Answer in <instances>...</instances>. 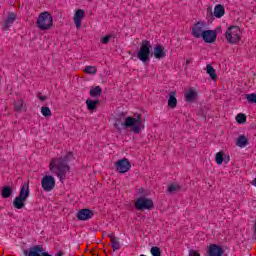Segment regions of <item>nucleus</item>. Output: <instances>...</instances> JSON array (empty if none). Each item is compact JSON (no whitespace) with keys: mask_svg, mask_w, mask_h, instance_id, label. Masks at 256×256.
Instances as JSON below:
<instances>
[{"mask_svg":"<svg viewBox=\"0 0 256 256\" xmlns=\"http://www.w3.org/2000/svg\"><path fill=\"white\" fill-rule=\"evenodd\" d=\"M134 117L128 116L125 118L124 113L119 114L114 123L118 133H121L122 129H131L135 135H139L141 127H143V118L139 114H135Z\"/></svg>","mask_w":256,"mask_h":256,"instance_id":"1","label":"nucleus"},{"mask_svg":"<svg viewBox=\"0 0 256 256\" xmlns=\"http://www.w3.org/2000/svg\"><path fill=\"white\" fill-rule=\"evenodd\" d=\"M73 152H68L64 157L52 158L50 162V171L55 173L61 183H65L67 173L71 171L69 161H73Z\"/></svg>","mask_w":256,"mask_h":256,"instance_id":"2","label":"nucleus"},{"mask_svg":"<svg viewBox=\"0 0 256 256\" xmlns=\"http://www.w3.org/2000/svg\"><path fill=\"white\" fill-rule=\"evenodd\" d=\"M36 25L40 31H49L53 27V16L47 11L40 13Z\"/></svg>","mask_w":256,"mask_h":256,"instance_id":"3","label":"nucleus"},{"mask_svg":"<svg viewBox=\"0 0 256 256\" xmlns=\"http://www.w3.org/2000/svg\"><path fill=\"white\" fill-rule=\"evenodd\" d=\"M152 49L153 46H151V42L149 40H143L138 50V59L142 61V63H149V57L153 55L151 52Z\"/></svg>","mask_w":256,"mask_h":256,"instance_id":"4","label":"nucleus"},{"mask_svg":"<svg viewBox=\"0 0 256 256\" xmlns=\"http://www.w3.org/2000/svg\"><path fill=\"white\" fill-rule=\"evenodd\" d=\"M225 37L230 45H236L241 41V28L239 26H230L225 32Z\"/></svg>","mask_w":256,"mask_h":256,"instance_id":"5","label":"nucleus"},{"mask_svg":"<svg viewBox=\"0 0 256 256\" xmlns=\"http://www.w3.org/2000/svg\"><path fill=\"white\" fill-rule=\"evenodd\" d=\"M134 207L137 211H151L155 209V203L153 199L142 196L135 200Z\"/></svg>","mask_w":256,"mask_h":256,"instance_id":"6","label":"nucleus"},{"mask_svg":"<svg viewBox=\"0 0 256 256\" xmlns=\"http://www.w3.org/2000/svg\"><path fill=\"white\" fill-rule=\"evenodd\" d=\"M115 169L117 173H127L131 170V162L127 158L120 159L115 163Z\"/></svg>","mask_w":256,"mask_h":256,"instance_id":"7","label":"nucleus"},{"mask_svg":"<svg viewBox=\"0 0 256 256\" xmlns=\"http://www.w3.org/2000/svg\"><path fill=\"white\" fill-rule=\"evenodd\" d=\"M206 25L207 24L203 21L196 22L192 27V36L196 39H201L205 33V30L203 29H205Z\"/></svg>","mask_w":256,"mask_h":256,"instance_id":"8","label":"nucleus"},{"mask_svg":"<svg viewBox=\"0 0 256 256\" xmlns=\"http://www.w3.org/2000/svg\"><path fill=\"white\" fill-rule=\"evenodd\" d=\"M42 188L44 191H53L55 189V178L51 175H46L42 178Z\"/></svg>","mask_w":256,"mask_h":256,"instance_id":"9","label":"nucleus"},{"mask_svg":"<svg viewBox=\"0 0 256 256\" xmlns=\"http://www.w3.org/2000/svg\"><path fill=\"white\" fill-rule=\"evenodd\" d=\"M94 215H95V212L87 208H84L78 211L76 217L78 221H89V219H93Z\"/></svg>","mask_w":256,"mask_h":256,"instance_id":"10","label":"nucleus"},{"mask_svg":"<svg viewBox=\"0 0 256 256\" xmlns=\"http://www.w3.org/2000/svg\"><path fill=\"white\" fill-rule=\"evenodd\" d=\"M225 250L223 246L217 244H210L207 249V255L209 256H223Z\"/></svg>","mask_w":256,"mask_h":256,"instance_id":"11","label":"nucleus"},{"mask_svg":"<svg viewBox=\"0 0 256 256\" xmlns=\"http://www.w3.org/2000/svg\"><path fill=\"white\" fill-rule=\"evenodd\" d=\"M41 253H43V245H34L23 250L25 256H41Z\"/></svg>","mask_w":256,"mask_h":256,"instance_id":"12","label":"nucleus"},{"mask_svg":"<svg viewBox=\"0 0 256 256\" xmlns=\"http://www.w3.org/2000/svg\"><path fill=\"white\" fill-rule=\"evenodd\" d=\"M202 39L205 43H215L217 41V35L213 30H204Z\"/></svg>","mask_w":256,"mask_h":256,"instance_id":"13","label":"nucleus"},{"mask_svg":"<svg viewBox=\"0 0 256 256\" xmlns=\"http://www.w3.org/2000/svg\"><path fill=\"white\" fill-rule=\"evenodd\" d=\"M85 18V10L77 9L74 14V23L77 29L81 28V21Z\"/></svg>","mask_w":256,"mask_h":256,"instance_id":"14","label":"nucleus"},{"mask_svg":"<svg viewBox=\"0 0 256 256\" xmlns=\"http://www.w3.org/2000/svg\"><path fill=\"white\" fill-rule=\"evenodd\" d=\"M154 57L155 59H165V57H167L165 47H163L162 45H156L154 47Z\"/></svg>","mask_w":256,"mask_h":256,"instance_id":"15","label":"nucleus"},{"mask_svg":"<svg viewBox=\"0 0 256 256\" xmlns=\"http://www.w3.org/2000/svg\"><path fill=\"white\" fill-rule=\"evenodd\" d=\"M16 19H17V15H15V13L8 14L7 19L4 21L3 30L4 31L9 30L11 25H13L15 23Z\"/></svg>","mask_w":256,"mask_h":256,"instance_id":"16","label":"nucleus"},{"mask_svg":"<svg viewBox=\"0 0 256 256\" xmlns=\"http://www.w3.org/2000/svg\"><path fill=\"white\" fill-rule=\"evenodd\" d=\"M29 194H30L29 182H26L20 188V192H19L18 197L27 201V198L29 197Z\"/></svg>","mask_w":256,"mask_h":256,"instance_id":"17","label":"nucleus"},{"mask_svg":"<svg viewBox=\"0 0 256 256\" xmlns=\"http://www.w3.org/2000/svg\"><path fill=\"white\" fill-rule=\"evenodd\" d=\"M108 237L111 241L113 251H119V249H121V243L119 242V238L115 237L114 233H111L110 235H108Z\"/></svg>","mask_w":256,"mask_h":256,"instance_id":"18","label":"nucleus"},{"mask_svg":"<svg viewBox=\"0 0 256 256\" xmlns=\"http://www.w3.org/2000/svg\"><path fill=\"white\" fill-rule=\"evenodd\" d=\"M236 145L241 149H243V147H247V145H249V138L245 135H239L236 139Z\"/></svg>","mask_w":256,"mask_h":256,"instance_id":"19","label":"nucleus"},{"mask_svg":"<svg viewBox=\"0 0 256 256\" xmlns=\"http://www.w3.org/2000/svg\"><path fill=\"white\" fill-rule=\"evenodd\" d=\"M176 95V91H171L169 93L168 107H170V109H175V107H177V98L175 97Z\"/></svg>","mask_w":256,"mask_h":256,"instance_id":"20","label":"nucleus"},{"mask_svg":"<svg viewBox=\"0 0 256 256\" xmlns=\"http://www.w3.org/2000/svg\"><path fill=\"white\" fill-rule=\"evenodd\" d=\"M225 15V6L218 4L214 7V17L221 19Z\"/></svg>","mask_w":256,"mask_h":256,"instance_id":"21","label":"nucleus"},{"mask_svg":"<svg viewBox=\"0 0 256 256\" xmlns=\"http://www.w3.org/2000/svg\"><path fill=\"white\" fill-rule=\"evenodd\" d=\"M197 100V92L195 90H188V92H186L185 94V101H187V103H195V101Z\"/></svg>","mask_w":256,"mask_h":256,"instance_id":"22","label":"nucleus"},{"mask_svg":"<svg viewBox=\"0 0 256 256\" xmlns=\"http://www.w3.org/2000/svg\"><path fill=\"white\" fill-rule=\"evenodd\" d=\"M206 73L207 75H209L212 81H217V72L215 71V68H213L211 64L206 65Z\"/></svg>","mask_w":256,"mask_h":256,"instance_id":"23","label":"nucleus"},{"mask_svg":"<svg viewBox=\"0 0 256 256\" xmlns=\"http://www.w3.org/2000/svg\"><path fill=\"white\" fill-rule=\"evenodd\" d=\"M99 103H101L99 101V99H96V100L87 99L86 105H87L88 111H95L97 109V105H99Z\"/></svg>","mask_w":256,"mask_h":256,"instance_id":"24","label":"nucleus"},{"mask_svg":"<svg viewBox=\"0 0 256 256\" xmlns=\"http://www.w3.org/2000/svg\"><path fill=\"white\" fill-rule=\"evenodd\" d=\"M25 201H27V200L17 196L16 198H14L13 207L15 209H23V207H25Z\"/></svg>","mask_w":256,"mask_h":256,"instance_id":"25","label":"nucleus"},{"mask_svg":"<svg viewBox=\"0 0 256 256\" xmlns=\"http://www.w3.org/2000/svg\"><path fill=\"white\" fill-rule=\"evenodd\" d=\"M101 95H103V89L101 86H96L90 90V97H93L94 99L101 97Z\"/></svg>","mask_w":256,"mask_h":256,"instance_id":"26","label":"nucleus"},{"mask_svg":"<svg viewBox=\"0 0 256 256\" xmlns=\"http://www.w3.org/2000/svg\"><path fill=\"white\" fill-rule=\"evenodd\" d=\"M1 195L3 199H9V197L13 195V188H11V186H4Z\"/></svg>","mask_w":256,"mask_h":256,"instance_id":"27","label":"nucleus"},{"mask_svg":"<svg viewBox=\"0 0 256 256\" xmlns=\"http://www.w3.org/2000/svg\"><path fill=\"white\" fill-rule=\"evenodd\" d=\"M215 159H216L217 165H223V161H226L227 155H225V153H223V152H218L216 154V158Z\"/></svg>","mask_w":256,"mask_h":256,"instance_id":"28","label":"nucleus"},{"mask_svg":"<svg viewBox=\"0 0 256 256\" xmlns=\"http://www.w3.org/2000/svg\"><path fill=\"white\" fill-rule=\"evenodd\" d=\"M23 103V99H18L14 103V111H16L17 113H21V111H23Z\"/></svg>","mask_w":256,"mask_h":256,"instance_id":"29","label":"nucleus"},{"mask_svg":"<svg viewBox=\"0 0 256 256\" xmlns=\"http://www.w3.org/2000/svg\"><path fill=\"white\" fill-rule=\"evenodd\" d=\"M236 122L239 125H243V123H247V115L243 114V113H239L236 116Z\"/></svg>","mask_w":256,"mask_h":256,"instance_id":"30","label":"nucleus"},{"mask_svg":"<svg viewBox=\"0 0 256 256\" xmlns=\"http://www.w3.org/2000/svg\"><path fill=\"white\" fill-rule=\"evenodd\" d=\"M181 189V186L179 184H170L168 186L167 192L170 194L177 193Z\"/></svg>","mask_w":256,"mask_h":256,"instance_id":"31","label":"nucleus"},{"mask_svg":"<svg viewBox=\"0 0 256 256\" xmlns=\"http://www.w3.org/2000/svg\"><path fill=\"white\" fill-rule=\"evenodd\" d=\"M245 99H247L248 103L256 104V94L255 93L245 94Z\"/></svg>","mask_w":256,"mask_h":256,"instance_id":"32","label":"nucleus"},{"mask_svg":"<svg viewBox=\"0 0 256 256\" xmlns=\"http://www.w3.org/2000/svg\"><path fill=\"white\" fill-rule=\"evenodd\" d=\"M84 71L89 75H95L97 73V68H95L94 66H86Z\"/></svg>","mask_w":256,"mask_h":256,"instance_id":"33","label":"nucleus"},{"mask_svg":"<svg viewBox=\"0 0 256 256\" xmlns=\"http://www.w3.org/2000/svg\"><path fill=\"white\" fill-rule=\"evenodd\" d=\"M41 113H42L43 117H51V109H49V107H47V106H43L41 108Z\"/></svg>","mask_w":256,"mask_h":256,"instance_id":"34","label":"nucleus"},{"mask_svg":"<svg viewBox=\"0 0 256 256\" xmlns=\"http://www.w3.org/2000/svg\"><path fill=\"white\" fill-rule=\"evenodd\" d=\"M152 256H161V248L153 246L150 250Z\"/></svg>","mask_w":256,"mask_h":256,"instance_id":"35","label":"nucleus"},{"mask_svg":"<svg viewBox=\"0 0 256 256\" xmlns=\"http://www.w3.org/2000/svg\"><path fill=\"white\" fill-rule=\"evenodd\" d=\"M111 39H113V35H106L104 37L101 38V43L102 45H107L111 42Z\"/></svg>","mask_w":256,"mask_h":256,"instance_id":"36","label":"nucleus"},{"mask_svg":"<svg viewBox=\"0 0 256 256\" xmlns=\"http://www.w3.org/2000/svg\"><path fill=\"white\" fill-rule=\"evenodd\" d=\"M215 35L217 36L218 34L223 33V28L221 26H218L215 30H213Z\"/></svg>","mask_w":256,"mask_h":256,"instance_id":"37","label":"nucleus"},{"mask_svg":"<svg viewBox=\"0 0 256 256\" xmlns=\"http://www.w3.org/2000/svg\"><path fill=\"white\" fill-rule=\"evenodd\" d=\"M41 256H52V255L49 254V252H46V251H45V248H42Z\"/></svg>","mask_w":256,"mask_h":256,"instance_id":"38","label":"nucleus"},{"mask_svg":"<svg viewBox=\"0 0 256 256\" xmlns=\"http://www.w3.org/2000/svg\"><path fill=\"white\" fill-rule=\"evenodd\" d=\"M38 99H40V101H45L47 100V96L38 95Z\"/></svg>","mask_w":256,"mask_h":256,"instance_id":"39","label":"nucleus"},{"mask_svg":"<svg viewBox=\"0 0 256 256\" xmlns=\"http://www.w3.org/2000/svg\"><path fill=\"white\" fill-rule=\"evenodd\" d=\"M63 255H65V252H63V251H59V252L56 254V256H63Z\"/></svg>","mask_w":256,"mask_h":256,"instance_id":"40","label":"nucleus"},{"mask_svg":"<svg viewBox=\"0 0 256 256\" xmlns=\"http://www.w3.org/2000/svg\"><path fill=\"white\" fill-rule=\"evenodd\" d=\"M191 61H193V59H191V58L186 60V67L189 66V63H191Z\"/></svg>","mask_w":256,"mask_h":256,"instance_id":"41","label":"nucleus"},{"mask_svg":"<svg viewBox=\"0 0 256 256\" xmlns=\"http://www.w3.org/2000/svg\"><path fill=\"white\" fill-rule=\"evenodd\" d=\"M228 161H231V157L230 156H226V160H224L225 163H227Z\"/></svg>","mask_w":256,"mask_h":256,"instance_id":"42","label":"nucleus"},{"mask_svg":"<svg viewBox=\"0 0 256 256\" xmlns=\"http://www.w3.org/2000/svg\"><path fill=\"white\" fill-rule=\"evenodd\" d=\"M191 256H201V254H199V252H194V254Z\"/></svg>","mask_w":256,"mask_h":256,"instance_id":"43","label":"nucleus"},{"mask_svg":"<svg viewBox=\"0 0 256 256\" xmlns=\"http://www.w3.org/2000/svg\"><path fill=\"white\" fill-rule=\"evenodd\" d=\"M208 11H210V13H211V8H208Z\"/></svg>","mask_w":256,"mask_h":256,"instance_id":"44","label":"nucleus"},{"mask_svg":"<svg viewBox=\"0 0 256 256\" xmlns=\"http://www.w3.org/2000/svg\"><path fill=\"white\" fill-rule=\"evenodd\" d=\"M92 253V255H95V253H93V252H91Z\"/></svg>","mask_w":256,"mask_h":256,"instance_id":"45","label":"nucleus"}]
</instances>
